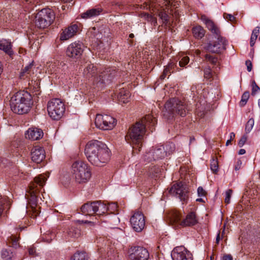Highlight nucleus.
<instances>
[{
  "mask_svg": "<svg viewBox=\"0 0 260 260\" xmlns=\"http://www.w3.org/2000/svg\"><path fill=\"white\" fill-rule=\"evenodd\" d=\"M156 120L151 115H147L129 128L125 136L126 141L133 147V153H138L143 146L144 137L147 127L152 132Z\"/></svg>",
  "mask_w": 260,
  "mask_h": 260,
  "instance_id": "1",
  "label": "nucleus"
},
{
  "mask_svg": "<svg viewBox=\"0 0 260 260\" xmlns=\"http://www.w3.org/2000/svg\"><path fill=\"white\" fill-rule=\"evenodd\" d=\"M85 154L88 160L98 167L105 166L110 159L111 152L107 145L101 141L92 140L88 142L85 148Z\"/></svg>",
  "mask_w": 260,
  "mask_h": 260,
  "instance_id": "2",
  "label": "nucleus"
},
{
  "mask_svg": "<svg viewBox=\"0 0 260 260\" xmlns=\"http://www.w3.org/2000/svg\"><path fill=\"white\" fill-rule=\"evenodd\" d=\"M31 95L25 90L16 92L10 100L11 109L13 112L18 114L27 113L33 105Z\"/></svg>",
  "mask_w": 260,
  "mask_h": 260,
  "instance_id": "3",
  "label": "nucleus"
},
{
  "mask_svg": "<svg viewBox=\"0 0 260 260\" xmlns=\"http://www.w3.org/2000/svg\"><path fill=\"white\" fill-rule=\"evenodd\" d=\"M47 178L44 174H41L34 178L33 182L29 185V190L30 197L29 199L28 203L31 208V217L36 218L40 214L37 209L38 194L41 191L44 185L45 184Z\"/></svg>",
  "mask_w": 260,
  "mask_h": 260,
  "instance_id": "4",
  "label": "nucleus"
},
{
  "mask_svg": "<svg viewBox=\"0 0 260 260\" xmlns=\"http://www.w3.org/2000/svg\"><path fill=\"white\" fill-rule=\"evenodd\" d=\"M179 2H180L178 0H160L154 7L153 12L158 15L163 24L170 26L171 21L169 14H171L173 10H170L169 7L177 8Z\"/></svg>",
  "mask_w": 260,
  "mask_h": 260,
  "instance_id": "5",
  "label": "nucleus"
},
{
  "mask_svg": "<svg viewBox=\"0 0 260 260\" xmlns=\"http://www.w3.org/2000/svg\"><path fill=\"white\" fill-rule=\"evenodd\" d=\"M162 112L168 120L173 119L176 115L184 117L187 113V106L178 99H172L166 103Z\"/></svg>",
  "mask_w": 260,
  "mask_h": 260,
  "instance_id": "6",
  "label": "nucleus"
},
{
  "mask_svg": "<svg viewBox=\"0 0 260 260\" xmlns=\"http://www.w3.org/2000/svg\"><path fill=\"white\" fill-rule=\"evenodd\" d=\"M71 175L77 183H86L91 176L90 168L87 164L83 161H76L72 165Z\"/></svg>",
  "mask_w": 260,
  "mask_h": 260,
  "instance_id": "7",
  "label": "nucleus"
},
{
  "mask_svg": "<svg viewBox=\"0 0 260 260\" xmlns=\"http://www.w3.org/2000/svg\"><path fill=\"white\" fill-rule=\"evenodd\" d=\"M175 150V145L173 143H168L165 145L158 146L153 148L144 156L145 160L147 161L162 159L168 154H170Z\"/></svg>",
  "mask_w": 260,
  "mask_h": 260,
  "instance_id": "8",
  "label": "nucleus"
},
{
  "mask_svg": "<svg viewBox=\"0 0 260 260\" xmlns=\"http://www.w3.org/2000/svg\"><path fill=\"white\" fill-rule=\"evenodd\" d=\"M48 114L53 120H59L65 111L63 103L59 99H53L50 101L47 105Z\"/></svg>",
  "mask_w": 260,
  "mask_h": 260,
  "instance_id": "9",
  "label": "nucleus"
},
{
  "mask_svg": "<svg viewBox=\"0 0 260 260\" xmlns=\"http://www.w3.org/2000/svg\"><path fill=\"white\" fill-rule=\"evenodd\" d=\"M55 15L50 9H43L39 11L36 16L35 23L38 27L44 28L49 26L53 21Z\"/></svg>",
  "mask_w": 260,
  "mask_h": 260,
  "instance_id": "10",
  "label": "nucleus"
},
{
  "mask_svg": "<svg viewBox=\"0 0 260 260\" xmlns=\"http://www.w3.org/2000/svg\"><path fill=\"white\" fill-rule=\"evenodd\" d=\"M116 124V120L109 115L97 114L95 119L96 126L103 130L112 129Z\"/></svg>",
  "mask_w": 260,
  "mask_h": 260,
  "instance_id": "11",
  "label": "nucleus"
},
{
  "mask_svg": "<svg viewBox=\"0 0 260 260\" xmlns=\"http://www.w3.org/2000/svg\"><path fill=\"white\" fill-rule=\"evenodd\" d=\"M132 228L136 232H141L145 226V217L141 211H136L130 218Z\"/></svg>",
  "mask_w": 260,
  "mask_h": 260,
  "instance_id": "12",
  "label": "nucleus"
},
{
  "mask_svg": "<svg viewBox=\"0 0 260 260\" xmlns=\"http://www.w3.org/2000/svg\"><path fill=\"white\" fill-rule=\"evenodd\" d=\"M129 252V258L131 260H148L149 257L148 250L143 247H132Z\"/></svg>",
  "mask_w": 260,
  "mask_h": 260,
  "instance_id": "13",
  "label": "nucleus"
},
{
  "mask_svg": "<svg viewBox=\"0 0 260 260\" xmlns=\"http://www.w3.org/2000/svg\"><path fill=\"white\" fill-rule=\"evenodd\" d=\"M173 260H192V255L183 246L175 247L172 252Z\"/></svg>",
  "mask_w": 260,
  "mask_h": 260,
  "instance_id": "14",
  "label": "nucleus"
},
{
  "mask_svg": "<svg viewBox=\"0 0 260 260\" xmlns=\"http://www.w3.org/2000/svg\"><path fill=\"white\" fill-rule=\"evenodd\" d=\"M169 192L178 197L182 202H186L188 198V191L181 182L174 184L170 189Z\"/></svg>",
  "mask_w": 260,
  "mask_h": 260,
  "instance_id": "15",
  "label": "nucleus"
},
{
  "mask_svg": "<svg viewBox=\"0 0 260 260\" xmlns=\"http://www.w3.org/2000/svg\"><path fill=\"white\" fill-rule=\"evenodd\" d=\"M79 30V27L77 24H71L68 27L62 30L60 34V40L66 41L76 36Z\"/></svg>",
  "mask_w": 260,
  "mask_h": 260,
  "instance_id": "16",
  "label": "nucleus"
},
{
  "mask_svg": "<svg viewBox=\"0 0 260 260\" xmlns=\"http://www.w3.org/2000/svg\"><path fill=\"white\" fill-rule=\"evenodd\" d=\"M31 159L37 164L41 162L45 158L44 149L40 146L34 147L31 152Z\"/></svg>",
  "mask_w": 260,
  "mask_h": 260,
  "instance_id": "17",
  "label": "nucleus"
},
{
  "mask_svg": "<svg viewBox=\"0 0 260 260\" xmlns=\"http://www.w3.org/2000/svg\"><path fill=\"white\" fill-rule=\"evenodd\" d=\"M96 204H98L96 201L84 204L80 208L81 212L82 214L89 216L96 214Z\"/></svg>",
  "mask_w": 260,
  "mask_h": 260,
  "instance_id": "18",
  "label": "nucleus"
},
{
  "mask_svg": "<svg viewBox=\"0 0 260 260\" xmlns=\"http://www.w3.org/2000/svg\"><path fill=\"white\" fill-rule=\"evenodd\" d=\"M201 20L206 25L207 28L213 34L217 36L220 35V29L218 26L213 22L212 20L209 19L205 15H202L201 17Z\"/></svg>",
  "mask_w": 260,
  "mask_h": 260,
  "instance_id": "19",
  "label": "nucleus"
},
{
  "mask_svg": "<svg viewBox=\"0 0 260 260\" xmlns=\"http://www.w3.org/2000/svg\"><path fill=\"white\" fill-rule=\"evenodd\" d=\"M25 138L33 141L41 139L43 136V131L38 128H30L25 134Z\"/></svg>",
  "mask_w": 260,
  "mask_h": 260,
  "instance_id": "20",
  "label": "nucleus"
},
{
  "mask_svg": "<svg viewBox=\"0 0 260 260\" xmlns=\"http://www.w3.org/2000/svg\"><path fill=\"white\" fill-rule=\"evenodd\" d=\"M217 41L213 44H210V47L217 48V49H226V48H234L232 45H229L227 40L223 37L219 36H217Z\"/></svg>",
  "mask_w": 260,
  "mask_h": 260,
  "instance_id": "21",
  "label": "nucleus"
},
{
  "mask_svg": "<svg viewBox=\"0 0 260 260\" xmlns=\"http://www.w3.org/2000/svg\"><path fill=\"white\" fill-rule=\"evenodd\" d=\"M197 222L198 220L195 213L191 212L186 215L185 219L182 220L181 226H192L195 225Z\"/></svg>",
  "mask_w": 260,
  "mask_h": 260,
  "instance_id": "22",
  "label": "nucleus"
},
{
  "mask_svg": "<svg viewBox=\"0 0 260 260\" xmlns=\"http://www.w3.org/2000/svg\"><path fill=\"white\" fill-rule=\"evenodd\" d=\"M97 74V68L93 64H89L84 70L83 75L86 78L94 77Z\"/></svg>",
  "mask_w": 260,
  "mask_h": 260,
  "instance_id": "23",
  "label": "nucleus"
},
{
  "mask_svg": "<svg viewBox=\"0 0 260 260\" xmlns=\"http://www.w3.org/2000/svg\"><path fill=\"white\" fill-rule=\"evenodd\" d=\"M34 62L32 61L22 70L20 73V78L21 79H24L25 78L29 77L31 75L34 74Z\"/></svg>",
  "mask_w": 260,
  "mask_h": 260,
  "instance_id": "24",
  "label": "nucleus"
},
{
  "mask_svg": "<svg viewBox=\"0 0 260 260\" xmlns=\"http://www.w3.org/2000/svg\"><path fill=\"white\" fill-rule=\"evenodd\" d=\"M130 94L128 91L122 88L120 90L118 95V101L121 104H126L129 102Z\"/></svg>",
  "mask_w": 260,
  "mask_h": 260,
  "instance_id": "25",
  "label": "nucleus"
},
{
  "mask_svg": "<svg viewBox=\"0 0 260 260\" xmlns=\"http://www.w3.org/2000/svg\"><path fill=\"white\" fill-rule=\"evenodd\" d=\"M11 203L6 197H0V217L2 215L3 211L5 209H7L9 210L10 208Z\"/></svg>",
  "mask_w": 260,
  "mask_h": 260,
  "instance_id": "26",
  "label": "nucleus"
},
{
  "mask_svg": "<svg viewBox=\"0 0 260 260\" xmlns=\"http://www.w3.org/2000/svg\"><path fill=\"white\" fill-rule=\"evenodd\" d=\"M101 11L102 9L100 8L92 9L83 13L81 17L83 18H89L93 16H96L100 14Z\"/></svg>",
  "mask_w": 260,
  "mask_h": 260,
  "instance_id": "27",
  "label": "nucleus"
},
{
  "mask_svg": "<svg viewBox=\"0 0 260 260\" xmlns=\"http://www.w3.org/2000/svg\"><path fill=\"white\" fill-rule=\"evenodd\" d=\"M192 33L196 38L201 39L205 34V30L201 26L198 25L192 28Z\"/></svg>",
  "mask_w": 260,
  "mask_h": 260,
  "instance_id": "28",
  "label": "nucleus"
},
{
  "mask_svg": "<svg viewBox=\"0 0 260 260\" xmlns=\"http://www.w3.org/2000/svg\"><path fill=\"white\" fill-rule=\"evenodd\" d=\"M96 202H98V204H96V214L98 216H100L108 211V208L106 204L101 202V201Z\"/></svg>",
  "mask_w": 260,
  "mask_h": 260,
  "instance_id": "29",
  "label": "nucleus"
},
{
  "mask_svg": "<svg viewBox=\"0 0 260 260\" xmlns=\"http://www.w3.org/2000/svg\"><path fill=\"white\" fill-rule=\"evenodd\" d=\"M68 235L71 238L76 239L81 236V231L77 227L72 226L68 231Z\"/></svg>",
  "mask_w": 260,
  "mask_h": 260,
  "instance_id": "30",
  "label": "nucleus"
},
{
  "mask_svg": "<svg viewBox=\"0 0 260 260\" xmlns=\"http://www.w3.org/2000/svg\"><path fill=\"white\" fill-rule=\"evenodd\" d=\"M7 243L9 246L17 248L19 246V237H17L14 235H12L8 237Z\"/></svg>",
  "mask_w": 260,
  "mask_h": 260,
  "instance_id": "31",
  "label": "nucleus"
},
{
  "mask_svg": "<svg viewBox=\"0 0 260 260\" xmlns=\"http://www.w3.org/2000/svg\"><path fill=\"white\" fill-rule=\"evenodd\" d=\"M70 260H88V256L84 251H77L71 257Z\"/></svg>",
  "mask_w": 260,
  "mask_h": 260,
  "instance_id": "32",
  "label": "nucleus"
},
{
  "mask_svg": "<svg viewBox=\"0 0 260 260\" xmlns=\"http://www.w3.org/2000/svg\"><path fill=\"white\" fill-rule=\"evenodd\" d=\"M83 52V50H67L66 54L68 56L73 58H78Z\"/></svg>",
  "mask_w": 260,
  "mask_h": 260,
  "instance_id": "33",
  "label": "nucleus"
},
{
  "mask_svg": "<svg viewBox=\"0 0 260 260\" xmlns=\"http://www.w3.org/2000/svg\"><path fill=\"white\" fill-rule=\"evenodd\" d=\"M175 63L173 62H170L169 63L167 66L165 68L162 74L160 76V80H164L166 76L168 74L171 73V72H173V71H171V70L173 69V68H174Z\"/></svg>",
  "mask_w": 260,
  "mask_h": 260,
  "instance_id": "34",
  "label": "nucleus"
},
{
  "mask_svg": "<svg viewBox=\"0 0 260 260\" xmlns=\"http://www.w3.org/2000/svg\"><path fill=\"white\" fill-rule=\"evenodd\" d=\"M259 34V28L256 27L252 31L250 41V45L251 47H253L257 40L258 35Z\"/></svg>",
  "mask_w": 260,
  "mask_h": 260,
  "instance_id": "35",
  "label": "nucleus"
},
{
  "mask_svg": "<svg viewBox=\"0 0 260 260\" xmlns=\"http://www.w3.org/2000/svg\"><path fill=\"white\" fill-rule=\"evenodd\" d=\"M171 220L174 223L176 224L178 226L180 225L181 226V222L182 220L181 219V214L177 212H174L171 217Z\"/></svg>",
  "mask_w": 260,
  "mask_h": 260,
  "instance_id": "36",
  "label": "nucleus"
},
{
  "mask_svg": "<svg viewBox=\"0 0 260 260\" xmlns=\"http://www.w3.org/2000/svg\"><path fill=\"white\" fill-rule=\"evenodd\" d=\"M12 43L11 41L6 39L0 40V49H12Z\"/></svg>",
  "mask_w": 260,
  "mask_h": 260,
  "instance_id": "37",
  "label": "nucleus"
},
{
  "mask_svg": "<svg viewBox=\"0 0 260 260\" xmlns=\"http://www.w3.org/2000/svg\"><path fill=\"white\" fill-rule=\"evenodd\" d=\"M210 168L212 171L216 174L218 170V162L216 158L213 157L211 160Z\"/></svg>",
  "mask_w": 260,
  "mask_h": 260,
  "instance_id": "38",
  "label": "nucleus"
},
{
  "mask_svg": "<svg viewBox=\"0 0 260 260\" xmlns=\"http://www.w3.org/2000/svg\"><path fill=\"white\" fill-rule=\"evenodd\" d=\"M249 96L250 94L249 91H246L243 93L241 97V101L240 102V105L241 107H243L246 104Z\"/></svg>",
  "mask_w": 260,
  "mask_h": 260,
  "instance_id": "39",
  "label": "nucleus"
},
{
  "mask_svg": "<svg viewBox=\"0 0 260 260\" xmlns=\"http://www.w3.org/2000/svg\"><path fill=\"white\" fill-rule=\"evenodd\" d=\"M84 44L79 41H76L71 44L68 49H82L84 48Z\"/></svg>",
  "mask_w": 260,
  "mask_h": 260,
  "instance_id": "40",
  "label": "nucleus"
},
{
  "mask_svg": "<svg viewBox=\"0 0 260 260\" xmlns=\"http://www.w3.org/2000/svg\"><path fill=\"white\" fill-rule=\"evenodd\" d=\"M1 255L2 258L5 260L10 259L12 257V253H10L8 250L5 249L2 250Z\"/></svg>",
  "mask_w": 260,
  "mask_h": 260,
  "instance_id": "41",
  "label": "nucleus"
},
{
  "mask_svg": "<svg viewBox=\"0 0 260 260\" xmlns=\"http://www.w3.org/2000/svg\"><path fill=\"white\" fill-rule=\"evenodd\" d=\"M142 17H144L145 19H147L148 21L151 22L154 25H156L157 23L156 19L154 16L150 15L147 13L142 14Z\"/></svg>",
  "mask_w": 260,
  "mask_h": 260,
  "instance_id": "42",
  "label": "nucleus"
},
{
  "mask_svg": "<svg viewBox=\"0 0 260 260\" xmlns=\"http://www.w3.org/2000/svg\"><path fill=\"white\" fill-rule=\"evenodd\" d=\"M206 59L211 62L213 64H215L217 62V57L214 55H210L207 54L205 55Z\"/></svg>",
  "mask_w": 260,
  "mask_h": 260,
  "instance_id": "43",
  "label": "nucleus"
},
{
  "mask_svg": "<svg viewBox=\"0 0 260 260\" xmlns=\"http://www.w3.org/2000/svg\"><path fill=\"white\" fill-rule=\"evenodd\" d=\"M254 122V121L253 118H250L248 120L245 126V131L247 133L250 132L252 129Z\"/></svg>",
  "mask_w": 260,
  "mask_h": 260,
  "instance_id": "44",
  "label": "nucleus"
},
{
  "mask_svg": "<svg viewBox=\"0 0 260 260\" xmlns=\"http://www.w3.org/2000/svg\"><path fill=\"white\" fill-rule=\"evenodd\" d=\"M107 207L108 208V211H109L111 213H115L117 210V205L115 203H112L111 204H109L107 205Z\"/></svg>",
  "mask_w": 260,
  "mask_h": 260,
  "instance_id": "45",
  "label": "nucleus"
},
{
  "mask_svg": "<svg viewBox=\"0 0 260 260\" xmlns=\"http://www.w3.org/2000/svg\"><path fill=\"white\" fill-rule=\"evenodd\" d=\"M106 76L107 75L106 74L103 75V73H102L99 76V77H96V78L95 77H94L95 80H93V82L96 81L98 83H99L100 84H103L105 82V81L106 79Z\"/></svg>",
  "mask_w": 260,
  "mask_h": 260,
  "instance_id": "46",
  "label": "nucleus"
},
{
  "mask_svg": "<svg viewBox=\"0 0 260 260\" xmlns=\"http://www.w3.org/2000/svg\"><path fill=\"white\" fill-rule=\"evenodd\" d=\"M251 86H252L251 95L254 96L255 95L256 92L257 91L260 90V88L256 84V83L254 80L252 81Z\"/></svg>",
  "mask_w": 260,
  "mask_h": 260,
  "instance_id": "47",
  "label": "nucleus"
},
{
  "mask_svg": "<svg viewBox=\"0 0 260 260\" xmlns=\"http://www.w3.org/2000/svg\"><path fill=\"white\" fill-rule=\"evenodd\" d=\"M204 77L208 79H210L212 77V71L210 68L204 70Z\"/></svg>",
  "mask_w": 260,
  "mask_h": 260,
  "instance_id": "48",
  "label": "nucleus"
},
{
  "mask_svg": "<svg viewBox=\"0 0 260 260\" xmlns=\"http://www.w3.org/2000/svg\"><path fill=\"white\" fill-rule=\"evenodd\" d=\"M233 193V190L231 189L227 190L225 192V202L229 204L230 202V199Z\"/></svg>",
  "mask_w": 260,
  "mask_h": 260,
  "instance_id": "49",
  "label": "nucleus"
},
{
  "mask_svg": "<svg viewBox=\"0 0 260 260\" xmlns=\"http://www.w3.org/2000/svg\"><path fill=\"white\" fill-rule=\"evenodd\" d=\"M189 61V58L188 56H186L183 57L181 60L179 61V66L181 67H183L186 66Z\"/></svg>",
  "mask_w": 260,
  "mask_h": 260,
  "instance_id": "50",
  "label": "nucleus"
},
{
  "mask_svg": "<svg viewBox=\"0 0 260 260\" xmlns=\"http://www.w3.org/2000/svg\"><path fill=\"white\" fill-rule=\"evenodd\" d=\"M223 17L224 19L231 22L235 21L236 19V18L233 15L227 13L223 14Z\"/></svg>",
  "mask_w": 260,
  "mask_h": 260,
  "instance_id": "51",
  "label": "nucleus"
},
{
  "mask_svg": "<svg viewBox=\"0 0 260 260\" xmlns=\"http://www.w3.org/2000/svg\"><path fill=\"white\" fill-rule=\"evenodd\" d=\"M247 137L245 135L243 136L238 142V146L240 147H242L247 141Z\"/></svg>",
  "mask_w": 260,
  "mask_h": 260,
  "instance_id": "52",
  "label": "nucleus"
},
{
  "mask_svg": "<svg viewBox=\"0 0 260 260\" xmlns=\"http://www.w3.org/2000/svg\"><path fill=\"white\" fill-rule=\"evenodd\" d=\"M206 191L201 186H200L198 188V194L200 197L205 196L206 194Z\"/></svg>",
  "mask_w": 260,
  "mask_h": 260,
  "instance_id": "53",
  "label": "nucleus"
},
{
  "mask_svg": "<svg viewBox=\"0 0 260 260\" xmlns=\"http://www.w3.org/2000/svg\"><path fill=\"white\" fill-rule=\"evenodd\" d=\"M245 64L247 66V70L248 72H251L252 69V64L251 61L250 60H247L245 61Z\"/></svg>",
  "mask_w": 260,
  "mask_h": 260,
  "instance_id": "54",
  "label": "nucleus"
},
{
  "mask_svg": "<svg viewBox=\"0 0 260 260\" xmlns=\"http://www.w3.org/2000/svg\"><path fill=\"white\" fill-rule=\"evenodd\" d=\"M115 221L116 222H119V218L118 217H117L116 216H113V217H110V218L108 219V222L110 223H111L112 221Z\"/></svg>",
  "mask_w": 260,
  "mask_h": 260,
  "instance_id": "55",
  "label": "nucleus"
},
{
  "mask_svg": "<svg viewBox=\"0 0 260 260\" xmlns=\"http://www.w3.org/2000/svg\"><path fill=\"white\" fill-rule=\"evenodd\" d=\"M222 260H233V257L231 254H225L222 256Z\"/></svg>",
  "mask_w": 260,
  "mask_h": 260,
  "instance_id": "56",
  "label": "nucleus"
},
{
  "mask_svg": "<svg viewBox=\"0 0 260 260\" xmlns=\"http://www.w3.org/2000/svg\"><path fill=\"white\" fill-rule=\"evenodd\" d=\"M241 165H242V161L240 160H238L237 164L235 166V169L236 171L239 170L241 168Z\"/></svg>",
  "mask_w": 260,
  "mask_h": 260,
  "instance_id": "57",
  "label": "nucleus"
},
{
  "mask_svg": "<svg viewBox=\"0 0 260 260\" xmlns=\"http://www.w3.org/2000/svg\"><path fill=\"white\" fill-rule=\"evenodd\" d=\"M28 252L29 255L34 256L36 250L34 248L30 247L28 249Z\"/></svg>",
  "mask_w": 260,
  "mask_h": 260,
  "instance_id": "58",
  "label": "nucleus"
},
{
  "mask_svg": "<svg viewBox=\"0 0 260 260\" xmlns=\"http://www.w3.org/2000/svg\"><path fill=\"white\" fill-rule=\"evenodd\" d=\"M5 52V53L9 55L10 57H12V56L14 54V52L13 50H4Z\"/></svg>",
  "mask_w": 260,
  "mask_h": 260,
  "instance_id": "59",
  "label": "nucleus"
},
{
  "mask_svg": "<svg viewBox=\"0 0 260 260\" xmlns=\"http://www.w3.org/2000/svg\"><path fill=\"white\" fill-rule=\"evenodd\" d=\"M254 52L253 50H251L249 53V56L251 59H253L254 57Z\"/></svg>",
  "mask_w": 260,
  "mask_h": 260,
  "instance_id": "60",
  "label": "nucleus"
},
{
  "mask_svg": "<svg viewBox=\"0 0 260 260\" xmlns=\"http://www.w3.org/2000/svg\"><path fill=\"white\" fill-rule=\"evenodd\" d=\"M220 232H219V233H218L217 236H216V244H218L219 243V242L220 241Z\"/></svg>",
  "mask_w": 260,
  "mask_h": 260,
  "instance_id": "61",
  "label": "nucleus"
},
{
  "mask_svg": "<svg viewBox=\"0 0 260 260\" xmlns=\"http://www.w3.org/2000/svg\"><path fill=\"white\" fill-rule=\"evenodd\" d=\"M246 152V151L245 149H241L239 151V154L240 155H243L244 154H245Z\"/></svg>",
  "mask_w": 260,
  "mask_h": 260,
  "instance_id": "62",
  "label": "nucleus"
},
{
  "mask_svg": "<svg viewBox=\"0 0 260 260\" xmlns=\"http://www.w3.org/2000/svg\"><path fill=\"white\" fill-rule=\"evenodd\" d=\"M235 134H234V133H233V132H232V133H231L230 134V138H231V139H231V140H232L233 138H235Z\"/></svg>",
  "mask_w": 260,
  "mask_h": 260,
  "instance_id": "63",
  "label": "nucleus"
},
{
  "mask_svg": "<svg viewBox=\"0 0 260 260\" xmlns=\"http://www.w3.org/2000/svg\"><path fill=\"white\" fill-rule=\"evenodd\" d=\"M196 201L200 202H205L204 200L202 198H198L196 200Z\"/></svg>",
  "mask_w": 260,
  "mask_h": 260,
  "instance_id": "64",
  "label": "nucleus"
}]
</instances>
